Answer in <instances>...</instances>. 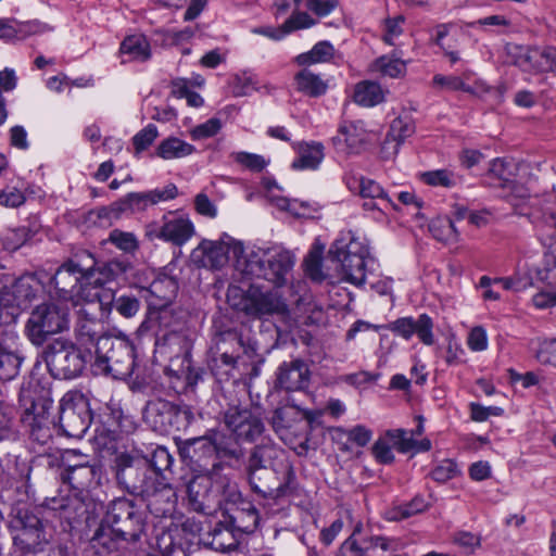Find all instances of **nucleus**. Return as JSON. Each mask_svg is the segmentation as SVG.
Segmentation results:
<instances>
[{"instance_id": "0eeeda50", "label": "nucleus", "mask_w": 556, "mask_h": 556, "mask_svg": "<svg viewBox=\"0 0 556 556\" xmlns=\"http://www.w3.org/2000/svg\"><path fill=\"white\" fill-rule=\"evenodd\" d=\"M43 358L53 378L72 380L83 374L92 355L90 351L80 350L72 341L59 338L45 348Z\"/></svg>"}, {"instance_id": "9b49d317", "label": "nucleus", "mask_w": 556, "mask_h": 556, "mask_svg": "<svg viewBox=\"0 0 556 556\" xmlns=\"http://www.w3.org/2000/svg\"><path fill=\"white\" fill-rule=\"evenodd\" d=\"M93 441L103 450H115L123 434L132 433L137 428L134 417L125 415L118 404L110 403L94 420Z\"/></svg>"}, {"instance_id": "09e8293b", "label": "nucleus", "mask_w": 556, "mask_h": 556, "mask_svg": "<svg viewBox=\"0 0 556 556\" xmlns=\"http://www.w3.org/2000/svg\"><path fill=\"white\" fill-rule=\"evenodd\" d=\"M420 179L426 185L444 188H453L459 182V176L445 168L421 173Z\"/></svg>"}, {"instance_id": "69168bd1", "label": "nucleus", "mask_w": 556, "mask_h": 556, "mask_svg": "<svg viewBox=\"0 0 556 556\" xmlns=\"http://www.w3.org/2000/svg\"><path fill=\"white\" fill-rule=\"evenodd\" d=\"M27 200V195L21 188L7 187L0 189V204L9 207H18Z\"/></svg>"}, {"instance_id": "4468645a", "label": "nucleus", "mask_w": 556, "mask_h": 556, "mask_svg": "<svg viewBox=\"0 0 556 556\" xmlns=\"http://www.w3.org/2000/svg\"><path fill=\"white\" fill-rule=\"evenodd\" d=\"M220 415L237 441L254 442L265 430L261 416L239 403H228Z\"/></svg>"}, {"instance_id": "5701e85b", "label": "nucleus", "mask_w": 556, "mask_h": 556, "mask_svg": "<svg viewBox=\"0 0 556 556\" xmlns=\"http://www.w3.org/2000/svg\"><path fill=\"white\" fill-rule=\"evenodd\" d=\"M155 352L172 359L173 357H189V341L187 336L177 329L161 330L155 336Z\"/></svg>"}, {"instance_id": "79ce46f5", "label": "nucleus", "mask_w": 556, "mask_h": 556, "mask_svg": "<svg viewBox=\"0 0 556 556\" xmlns=\"http://www.w3.org/2000/svg\"><path fill=\"white\" fill-rule=\"evenodd\" d=\"M169 408L165 434L186 430L193 419L191 409L186 405H178L173 402L169 403Z\"/></svg>"}, {"instance_id": "473e14b6", "label": "nucleus", "mask_w": 556, "mask_h": 556, "mask_svg": "<svg viewBox=\"0 0 556 556\" xmlns=\"http://www.w3.org/2000/svg\"><path fill=\"white\" fill-rule=\"evenodd\" d=\"M169 401L164 399L151 400L146 404L144 407V419L152 427V429L161 434H165Z\"/></svg>"}, {"instance_id": "052dcab7", "label": "nucleus", "mask_w": 556, "mask_h": 556, "mask_svg": "<svg viewBox=\"0 0 556 556\" xmlns=\"http://www.w3.org/2000/svg\"><path fill=\"white\" fill-rule=\"evenodd\" d=\"M535 358L542 365L556 368V338L542 340L539 343Z\"/></svg>"}, {"instance_id": "72a5a7b5", "label": "nucleus", "mask_w": 556, "mask_h": 556, "mask_svg": "<svg viewBox=\"0 0 556 556\" xmlns=\"http://www.w3.org/2000/svg\"><path fill=\"white\" fill-rule=\"evenodd\" d=\"M43 522L45 521L35 515L29 508L14 506L10 513L8 527L12 538H14L16 533H22L24 531L31 530L35 527H40Z\"/></svg>"}, {"instance_id": "20e7f679", "label": "nucleus", "mask_w": 556, "mask_h": 556, "mask_svg": "<svg viewBox=\"0 0 556 556\" xmlns=\"http://www.w3.org/2000/svg\"><path fill=\"white\" fill-rule=\"evenodd\" d=\"M135 368V348L125 337L102 334L97 339L94 361L91 369L94 375L124 380Z\"/></svg>"}, {"instance_id": "412c9836", "label": "nucleus", "mask_w": 556, "mask_h": 556, "mask_svg": "<svg viewBox=\"0 0 556 556\" xmlns=\"http://www.w3.org/2000/svg\"><path fill=\"white\" fill-rule=\"evenodd\" d=\"M53 529L47 522L31 530L16 533L13 540L14 546L23 554H38L46 551L53 539Z\"/></svg>"}, {"instance_id": "6ab92c4d", "label": "nucleus", "mask_w": 556, "mask_h": 556, "mask_svg": "<svg viewBox=\"0 0 556 556\" xmlns=\"http://www.w3.org/2000/svg\"><path fill=\"white\" fill-rule=\"evenodd\" d=\"M101 473V466L97 463L76 464L64 469L61 479L71 489L84 492L99 485Z\"/></svg>"}, {"instance_id": "f704fd0d", "label": "nucleus", "mask_w": 556, "mask_h": 556, "mask_svg": "<svg viewBox=\"0 0 556 556\" xmlns=\"http://www.w3.org/2000/svg\"><path fill=\"white\" fill-rule=\"evenodd\" d=\"M324 159V146L319 142L302 143L299 147V156L291 167L296 170L316 169Z\"/></svg>"}, {"instance_id": "a18cd8bd", "label": "nucleus", "mask_w": 556, "mask_h": 556, "mask_svg": "<svg viewBox=\"0 0 556 556\" xmlns=\"http://www.w3.org/2000/svg\"><path fill=\"white\" fill-rule=\"evenodd\" d=\"M123 54H128L132 60L146 61L150 58V46L142 35L126 37L119 48Z\"/></svg>"}, {"instance_id": "4be33fe9", "label": "nucleus", "mask_w": 556, "mask_h": 556, "mask_svg": "<svg viewBox=\"0 0 556 556\" xmlns=\"http://www.w3.org/2000/svg\"><path fill=\"white\" fill-rule=\"evenodd\" d=\"M216 472L203 471L193 476L186 484V493L190 508L198 513H205L210 508V496L213 479Z\"/></svg>"}, {"instance_id": "c9c22d12", "label": "nucleus", "mask_w": 556, "mask_h": 556, "mask_svg": "<svg viewBox=\"0 0 556 556\" xmlns=\"http://www.w3.org/2000/svg\"><path fill=\"white\" fill-rule=\"evenodd\" d=\"M354 102L364 108H371L384 100V91L378 83L363 80L355 85Z\"/></svg>"}, {"instance_id": "864d4df0", "label": "nucleus", "mask_w": 556, "mask_h": 556, "mask_svg": "<svg viewBox=\"0 0 556 556\" xmlns=\"http://www.w3.org/2000/svg\"><path fill=\"white\" fill-rule=\"evenodd\" d=\"M376 68L390 78H397L405 74L406 64L400 59L383 55L376 61Z\"/></svg>"}, {"instance_id": "680f3d73", "label": "nucleus", "mask_w": 556, "mask_h": 556, "mask_svg": "<svg viewBox=\"0 0 556 556\" xmlns=\"http://www.w3.org/2000/svg\"><path fill=\"white\" fill-rule=\"evenodd\" d=\"M159 132L153 124L147 125L132 137V144L137 154L147 150L156 139Z\"/></svg>"}, {"instance_id": "39448f33", "label": "nucleus", "mask_w": 556, "mask_h": 556, "mask_svg": "<svg viewBox=\"0 0 556 556\" xmlns=\"http://www.w3.org/2000/svg\"><path fill=\"white\" fill-rule=\"evenodd\" d=\"M91 253L80 250L68 257L55 273L49 276L47 288L50 296L63 301H73L89 287L88 270L92 266Z\"/></svg>"}, {"instance_id": "3c124183", "label": "nucleus", "mask_w": 556, "mask_h": 556, "mask_svg": "<svg viewBox=\"0 0 556 556\" xmlns=\"http://www.w3.org/2000/svg\"><path fill=\"white\" fill-rule=\"evenodd\" d=\"M35 285L36 280L33 276H23L15 280L12 293L18 305L25 304L35 299L37 293Z\"/></svg>"}, {"instance_id": "338daca9", "label": "nucleus", "mask_w": 556, "mask_h": 556, "mask_svg": "<svg viewBox=\"0 0 556 556\" xmlns=\"http://www.w3.org/2000/svg\"><path fill=\"white\" fill-rule=\"evenodd\" d=\"M432 83H433L434 87L445 89V90H451V91H456V90L468 91L469 90V88L466 86L464 80L460 77L454 76V75L445 76L442 74H437L433 76Z\"/></svg>"}, {"instance_id": "7ed1b4c3", "label": "nucleus", "mask_w": 556, "mask_h": 556, "mask_svg": "<svg viewBox=\"0 0 556 556\" xmlns=\"http://www.w3.org/2000/svg\"><path fill=\"white\" fill-rule=\"evenodd\" d=\"M248 481L251 490L258 495L260 504L266 509V514L276 515L282 508L286 498L298 493L299 483L296 473L291 463L283 465L281 481L275 469H247Z\"/></svg>"}, {"instance_id": "393cba45", "label": "nucleus", "mask_w": 556, "mask_h": 556, "mask_svg": "<svg viewBox=\"0 0 556 556\" xmlns=\"http://www.w3.org/2000/svg\"><path fill=\"white\" fill-rule=\"evenodd\" d=\"M519 165L511 159H495L492 161L485 182L493 187L506 190L517 179Z\"/></svg>"}, {"instance_id": "423d86ee", "label": "nucleus", "mask_w": 556, "mask_h": 556, "mask_svg": "<svg viewBox=\"0 0 556 556\" xmlns=\"http://www.w3.org/2000/svg\"><path fill=\"white\" fill-rule=\"evenodd\" d=\"M329 257L340 264L345 281L362 286L365 283L370 257L368 245L356 238L352 231L342 232L329 249Z\"/></svg>"}, {"instance_id": "f8f14e48", "label": "nucleus", "mask_w": 556, "mask_h": 556, "mask_svg": "<svg viewBox=\"0 0 556 556\" xmlns=\"http://www.w3.org/2000/svg\"><path fill=\"white\" fill-rule=\"evenodd\" d=\"M68 327V313L54 303L36 306L26 323V334L35 345H41L51 334L62 332Z\"/></svg>"}, {"instance_id": "e2e57ef3", "label": "nucleus", "mask_w": 556, "mask_h": 556, "mask_svg": "<svg viewBox=\"0 0 556 556\" xmlns=\"http://www.w3.org/2000/svg\"><path fill=\"white\" fill-rule=\"evenodd\" d=\"M536 73H548L556 71V48L548 46L538 48Z\"/></svg>"}, {"instance_id": "de8ad7c7", "label": "nucleus", "mask_w": 556, "mask_h": 556, "mask_svg": "<svg viewBox=\"0 0 556 556\" xmlns=\"http://www.w3.org/2000/svg\"><path fill=\"white\" fill-rule=\"evenodd\" d=\"M262 186L268 192L266 195L268 198L269 204L275 206L276 208H290L293 206L308 207L311 204L308 202L298 201L296 199H288L282 195H278L274 192V189H279L277 182L271 177H263Z\"/></svg>"}, {"instance_id": "c03bdc74", "label": "nucleus", "mask_w": 556, "mask_h": 556, "mask_svg": "<svg viewBox=\"0 0 556 556\" xmlns=\"http://www.w3.org/2000/svg\"><path fill=\"white\" fill-rule=\"evenodd\" d=\"M415 132V125L408 118L397 117L393 119L390 126L384 144L394 143V152H397V148L405 141L406 138L410 137Z\"/></svg>"}, {"instance_id": "4d7b16f0", "label": "nucleus", "mask_w": 556, "mask_h": 556, "mask_svg": "<svg viewBox=\"0 0 556 556\" xmlns=\"http://www.w3.org/2000/svg\"><path fill=\"white\" fill-rule=\"evenodd\" d=\"M392 442L389 438H378V440L371 446V454L379 464L389 465L394 462V454L392 452Z\"/></svg>"}, {"instance_id": "49530a36", "label": "nucleus", "mask_w": 556, "mask_h": 556, "mask_svg": "<svg viewBox=\"0 0 556 556\" xmlns=\"http://www.w3.org/2000/svg\"><path fill=\"white\" fill-rule=\"evenodd\" d=\"M428 230L438 241H450L456 238L457 230L454 220L446 215H438L428 224Z\"/></svg>"}, {"instance_id": "6e6d98bb", "label": "nucleus", "mask_w": 556, "mask_h": 556, "mask_svg": "<svg viewBox=\"0 0 556 556\" xmlns=\"http://www.w3.org/2000/svg\"><path fill=\"white\" fill-rule=\"evenodd\" d=\"M336 431L359 447L366 446L372 438V431L364 425H356L350 429L339 427Z\"/></svg>"}, {"instance_id": "bf43d9fd", "label": "nucleus", "mask_w": 556, "mask_h": 556, "mask_svg": "<svg viewBox=\"0 0 556 556\" xmlns=\"http://www.w3.org/2000/svg\"><path fill=\"white\" fill-rule=\"evenodd\" d=\"M386 437L390 439L393 447L400 453L405 454L414 448L415 439L403 429L387 430Z\"/></svg>"}, {"instance_id": "f03ea898", "label": "nucleus", "mask_w": 556, "mask_h": 556, "mask_svg": "<svg viewBox=\"0 0 556 556\" xmlns=\"http://www.w3.org/2000/svg\"><path fill=\"white\" fill-rule=\"evenodd\" d=\"M117 483L128 493L140 496L155 518H172L177 507V494L170 482H152L141 468L123 470Z\"/></svg>"}, {"instance_id": "13d9d810", "label": "nucleus", "mask_w": 556, "mask_h": 556, "mask_svg": "<svg viewBox=\"0 0 556 556\" xmlns=\"http://www.w3.org/2000/svg\"><path fill=\"white\" fill-rule=\"evenodd\" d=\"M414 334H417L419 340L426 345H432L434 343L433 336V321L428 314H421L415 319Z\"/></svg>"}, {"instance_id": "a878e982", "label": "nucleus", "mask_w": 556, "mask_h": 556, "mask_svg": "<svg viewBox=\"0 0 556 556\" xmlns=\"http://www.w3.org/2000/svg\"><path fill=\"white\" fill-rule=\"evenodd\" d=\"M178 194V189L174 184H168L162 189H154L148 192H130L121 200L124 208H131L134 206L154 205L162 201L175 199ZM118 208H122L121 206Z\"/></svg>"}, {"instance_id": "cd10ccee", "label": "nucleus", "mask_w": 556, "mask_h": 556, "mask_svg": "<svg viewBox=\"0 0 556 556\" xmlns=\"http://www.w3.org/2000/svg\"><path fill=\"white\" fill-rule=\"evenodd\" d=\"M238 361L239 358L235 356L208 350L207 366L216 381L220 383L236 378Z\"/></svg>"}, {"instance_id": "5fc2aeb1", "label": "nucleus", "mask_w": 556, "mask_h": 556, "mask_svg": "<svg viewBox=\"0 0 556 556\" xmlns=\"http://www.w3.org/2000/svg\"><path fill=\"white\" fill-rule=\"evenodd\" d=\"M108 240L125 253L132 254L139 248V242L132 232L114 229L110 232Z\"/></svg>"}, {"instance_id": "774afa93", "label": "nucleus", "mask_w": 556, "mask_h": 556, "mask_svg": "<svg viewBox=\"0 0 556 556\" xmlns=\"http://www.w3.org/2000/svg\"><path fill=\"white\" fill-rule=\"evenodd\" d=\"M368 552L364 540L359 543L353 535H350L340 546L339 556H366Z\"/></svg>"}, {"instance_id": "37998d69", "label": "nucleus", "mask_w": 556, "mask_h": 556, "mask_svg": "<svg viewBox=\"0 0 556 556\" xmlns=\"http://www.w3.org/2000/svg\"><path fill=\"white\" fill-rule=\"evenodd\" d=\"M200 543L216 552L228 553L237 549L238 543L227 530L215 528L207 539L201 538Z\"/></svg>"}, {"instance_id": "dca6fc26", "label": "nucleus", "mask_w": 556, "mask_h": 556, "mask_svg": "<svg viewBox=\"0 0 556 556\" xmlns=\"http://www.w3.org/2000/svg\"><path fill=\"white\" fill-rule=\"evenodd\" d=\"M230 251L233 253V247L231 248L228 242L202 240L192 250L190 258L198 268L218 270L227 265Z\"/></svg>"}, {"instance_id": "0e129e2a", "label": "nucleus", "mask_w": 556, "mask_h": 556, "mask_svg": "<svg viewBox=\"0 0 556 556\" xmlns=\"http://www.w3.org/2000/svg\"><path fill=\"white\" fill-rule=\"evenodd\" d=\"M457 473V464L452 459H444L431 470V478L437 482L444 483L456 477Z\"/></svg>"}, {"instance_id": "bb28decb", "label": "nucleus", "mask_w": 556, "mask_h": 556, "mask_svg": "<svg viewBox=\"0 0 556 556\" xmlns=\"http://www.w3.org/2000/svg\"><path fill=\"white\" fill-rule=\"evenodd\" d=\"M191 458L199 463L203 471L218 472L220 462H216V446L213 438H197L190 442Z\"/></svg>"}, {"instance_id": "e433bc0d", "label": "nucleus", "mask_w": 556, "mask_h": 556, "mask_svg": "<svg viewBox=\"0 0 556 556\" xmlns=\"http://www.w3.org/2000/svg\"><path fill=\"white\" fill-rule=\"evenodd\" d=\"M333 46L324 40L315 43L309 51L298 54L293 62L299 66L308 67L314 64L327 63L333 59Z\"/></svg>"}, {"instance_id": "2f4dec72", "label": "nucleus", "mask_w": 556, "mask_h": 556, "mask_svg": "<svg viewBox=\"0 0 556 556\" xmlns=\"http://www.w3.org/2000/svg\"><path fill=\"white\" fill-rule=\"evenodd\" d=\"M354 182L355 186L358 187V193L362 198L380 201V203H365L364 208H379V205L392 206V208H396V205L390 195L375 180L361 177V180H354Z\"/></svg>"}, {"instance_id": "c756f323", "label": "nucleus", "mask_w": 556, "mask_h": 556, "mask_svg": "<svg viewBox=\"0 0 556 556\" xmlns=\"http://www.w3.org/2000/svg\"><path fill=\"white\" fill-rule=\"evenodd\" d=\"M194 226L190 219L175 218L164 223L159 238L180 247L194 235Z\"/></svg>"}, {"instance_id": "4c0bfd02", "label": "nucleus", "mask_w": 556, "mask_h": 556, "mask_svg": "<svg viewBox=\"0 0 556 556\" xmlns=\"http://www.w3.org/2000/svg\"><path fill=\"white\" fill-rule=\"evenodd\" d=\"M24 420L29 425V438L33 442L46 445L52 440L51 421L45 412L37 415L27 412Z\"/></svg>"}, {"instance_id": "603ef678", "label": "nucleus", "mask_w": 556, "mask_h": 556, "mask_svg": "<svg viewBox=\"0 0 556 556\" xmlns=\"http://www.w3.org/2000/svg\"><path fill=\"white\" fill-rule=\"evenodd\" d=\"M230 157L237 164L255 173L262 172L269 164V160H266L263 155L244 151L232 152Z\"/></svg>"}, {"instance_id": "a19ab883", "label": "nucleus", "mask_w": 556, "mask_h": 556, "mask_svg": "<svg viewBox=\"0 0 556 556\" xmlns=\"http://www.w3.org/2000/svg\"><path fill=\"white\" fill-rule=\"evenodd\" d=\"M194 147L177 137H169L160 142L156 155L163 160L180 159L190 155Z\"/></svg>"}, {"instance_id": "6e6552de", "label": "nucleus", "mask_w": 556, "mask_h": 556, "mask_svg": "<svg viewBox=\"0 0 556 556\" xmlns=\"http://www.w3.org/2000/svg\"><path fill=\"white\" fill-rule=\"evenodd\" d=\"M173 455L165 446L157 445L152 452L142 457H136L129 453H119L114 460L115 477L121 481L123 470L141 468L144 476L152 482H169L172 479Z\"/></svg>"}, {"instance_id": "2eb2a0df", "label": "nucleus", "mask_w": 556, "mask_h": 556, "mask_svg": "<svg viewBox=\"0 0 556 556\" xmlns=\"http://www.w3.org/2000/svg\"><path fill=\"white\" fill-rule=\"evenodd\" d=\"M208 350L240 358L241 355L252 357L257 352V344L251 338H244L241 329L236 326L214 321L213 336Z\"/></svg>"}, {"instance_id": "c85d7f7f", "label": "nucleus", "mask_w": 556, "mask_h": 556, "mask_svg": "<svg viewBox=\"0 0 556 556\" xmlns=\"http://www.w3.org/2000/svg\"><path fill=\"white\" fill-rule=\"evenodd\" d=\"M99 302L102 309L111 312L115 309L125 318L134 317L140 309V301L137 296L130 294L116 295L115 293L99 295Z\"/></svg>"}, {"instance_id": "8fccbe9b", "label": "nucleus", "mask_w": 556, "mask_h": 556, "mask_svg": "<svg viewBox=\"0 0 556 556\" xmlns=\"http://www.w3.org/2000/svg\"><path fill=\"white\" fill-rule=\"evenodd\" d=\"M280 452L274 444H260L256 445L250 457L247 469H261L267 468V464L278 457V453Z\"/></svg>"}, {"instance_id": "1a4fd4ad", "label": "nucleus", "mask_w": 556, "mask_h": 556, "mask_svg": "<svg viewBox=\"0 0 556 556\" xmlns=\"http://www.w3.org/2000/svg\"><path fill=\"white\" fill-rule=\"evenodd\" d=\"M128 543L140 541L147 528V516L132 501L119 497L112 501L101 520Z\"/></svg>"}, {"instance_id": "ddd939ff", "label": "nucleus", "mask_w": 556, "mask_h": 556, "mask_svg": "<svg viewBox=\"0 0 556 556\" xmlns=\"http://www.w3.org/2000/svg\"><path fill=\"white\" fill-rule=\"evenodd\" d=\"M239 311L245 315L256 318L278 315L282 318L289 315V307L286 301L270 290H264L257 282L250 283L242 292L239 302H233Z\"/></svg>"}, {"instance_id": "a211bd4d", "label": "nucleus", "mask_w": 556, "mask_h": 556, "mask_svg": "<svg viewBox=\"0 0 556 556\" xmlns=\"http://www.w3.org/2000/svg\"><path fill=\"white\" fill-rule=\"evenodd\" d=\"M125 542L123 536L101 521L88 540L87 552L91 556H119Z\"/></svg>"}, {"instance_id": "aec40b11", "label": "nucleus", "mask_w": 556, "mask_h": 556, "mask_svg": "<svg viewBox=\"0 0 556 556\" xmlns=\"http://www.w3.org/2000/svg\"><path fill=\"white\" fill-rule=\"evenodd\" d=\"M92 266L88 270L89 286L102 287L109 282L126 279V274L132 268L126 260L114 258L99 263L91 253Z\"/></svg>"}, {"instance_id": "f257e3e1", "label": "nucleus", "mask_w": 556, "mask_h": 556, "mask_svg": "<svg viewBox=\"0 0 556 556\" xmlns=\"http://www.w3.org/2000/svg\"><path fill=\"white\" fill-rule=\"evenodd\" d=\"M236 268L247 280H266L276 288L288 283L295 256L282 247L244 251L241 243L233 244Z\"/></svg>"}, {"instance_id": "7c9ffc66", "label": "nucleus", "mask_w": 556, "mask_h": 556, "mask_svg": "<svg viewBox=\"0 0 556 556\" xmlns=\"http://www.w3.org/2000/svg\"><path fill=\"white\" fill-rule=\"evenodd\" d=\"M230 521L238 530L244 533H251L258 526V511L252 502L240 500L230 515Z\"/></svg>"}, {"instance_id": "b1692460", "label": "nucleus", "mask_w": 556, "mask_h": 556, "mask_svg": "<svg viewBox=\"0 0 556 556\" xmlns=\"http://www.w3.org/2000/svg\"><path fill=\"white\" fill-rule=\"evenodd\" d=\"M330 79L317 74L307 67L296 72L293 77L294 89L309 98H319L326 94Z\"/></svg>"}, {"instance_id": "58836bf2", "label": "nucleus", "mask_w": 556, "mask_h": 556, "mask_svg": "<svg viewBox=\"0 0 556 556\" xmlns=\"http://www.w3.org/2000/svg\"><path fill=\"white\" fill-rule=\"evenodd\" d=\"M429 507L430 502L424 495L417 494L409 502L390 508L386 517L390 521H400L424 513Z\"/></svg>"}, {"instance_id": "f3484780", "label": "nucleus", "mask_w": 556, "mask_h": 556, "mask_svg": "<svg viewBox=\"0 0 556 556\" xmlns=\"http://www.w3.org/2000/svg\"><path fill=\"white\" fill-rule=\"evenodd\" d=\"M311 371L302 359L283 362L276 371L275 388L287 392L302 391L309 384Z\"/></svg>"}, {"instance_id": "ea45409f", "label": "nucleus", "mask_w": 556, "mask_h": 556, "mask_svg": "<svg viewBox=\"0 0 556 556\" xmlns=\"http://www.w3.org/2000/svg\"><path fill=\"white\" fill-rule=\"evenodd\" d=\"M180 372L167 369L165 372L168 377H175L177 380L184 379V386L178 392L193 391L200 381H203L204 370L201 367H193L190 356L182 357Z\"/></svg>"}, {"instance_id": "9d476101", "label": "nucleus", "mask_w": 556, "mask_h": 556, "mask_svg": "<svg viewBox=\"0 0 556 556\" xmlns=\"http://www.w3.org/2000/svg\"><path fill=\"white\" fill-rule=\"evenodd\" d=\"M93 419L89 401L81 392L68 391L62 396L59 406V426L64 435L83 438Z\"/></svg>"}]
</instances>
